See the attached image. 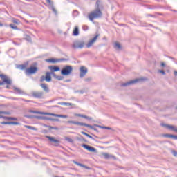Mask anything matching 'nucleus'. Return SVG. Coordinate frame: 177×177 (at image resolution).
Segmentation results:
<instances>
[{"mask_svg":"<svg viewBox=\"0 0 177 177\" xmlns=\"http://www.w3.org/2000/svg\"><path fill=\"white\" fill-rule=\"evenodd\" d=\"M82 147H84V149L88 150V151H90L91 153H96V148L89 146L86 144L82 145Z\"/></svg>","mask_w":177,"mask_h":177,"instance_id":"11","label":"nucleus"},{"mask_svg":"<svg viewBox=\"0 0 177 177\" xmlns=\"http://www.w3.org/2000/svg\"><path fill=\"white\" fill-rule=\"evenodd\" d=\"M10 27L11 28H12V30H19V28H17V26H15V25L13 24H10Z\"/></svg>","mask_w":177,"mask_h":177,"instance_id":"34","label":"nucleus"},{"mask_svg":"<svg viewBox=\"0 0 177 177\" xmlns=\"http://www.w3.org/2000/svg\"><path fill=\"white\" fill-rule=\"evenodd\" d=\"M46 1L47 3H48V6L49 9H51L53 13H55V15L57 16V10L55 8V3L53 2V1H51V0H46Z\"/></svg>","mask_w":177,"mask_h":177,"instance_id":"9","label":"nucleus"},{"mask_svg":"<svg viewBox=\"0 0 177 177\" xmlns=\"http://www.w3.org/2000/svg\"><path fill=\"white\" fill-rule=\"evenodd\" d=\"M25 117H26V118H30V119H31V118H37L36 117H37V116H32V115H25Z\"/></svg>","mask_w":177,"mask_h":177,"instance_id":"44","label":"nucleus"},{"mask_svg":"<svg viewBox=\"0 0 177 177\" xmlns=\"http://www.w3.org/2000/svg\"><path fill=\"white\" fill-rule=\"evenodd\" d=\"M140 81H145V79L140 78L130 80L129 82H127L126 83L122 84L121 86H129V85H135V84H138V82H140Z\"/></svg>","mask_w":177,"mask_h":177,"instance_id":"5","label":"nucleus"},{"mask_svg":"<svg viewBox=\"0 0 177 177\" xmlns=\"http://www.w3.org/2000/svg\"><path fill=\"white\" fill-rule=\"evenodd\" d=\"M57 104L61 106H73V104L70 102H58Z\"/></svg>","mask_w":177,"mask_h":177,"instance_id":"28","label":"nucleus"},{"mask_svg":"<svg viewBox=\"0 0 177 177\" xmlns=\"http://www.w3.org/2000/svg\"><path fill=\"white\" fill-rule=\"evenodd\" d=\"M23 98H14V100H21Z\"/></svg>","mask_w":177,"mask_h":177,"instance_id":"60","label":"nucleus"},{"mask_svg":"<svg viewBox=\"0 0 177 177\" xmlns=\"http://www.w3.org/2000/svg\"><path fill=\"white\" fill-rule=\"evenodd\" d=\"M84 127H86L87 128H91V129L95 131V132H99V130H97V129L95 128V125L92 126L91 124H88L85 123Z\"/></svg>","mask_w":177,"mask_h":177,"instance_id":"22","label":"nucleus"},{"mask_svg":"<svg viewBox=\"0 0 177 177\" xmlns=\"http://www.w3.org/2000/svg\"><path fill=\"white\" fill-rule=\"evenodd\" d=\"M46 138L47 139H48V140H50L51 142L56 143L57 145H55V146H57L59 145V143H60V141H59L58 140L55 139V137H51V136H46Z\"/></svg>","mask_w":177,"mask_h":177,"instance_id":"16","label":"nucleus"},{"mask_svg":"<svg viewBox=\"0 0 177 177\" xmlns=\"http://www.w3.org/2000/svg\"><path fill=\"white\" fill-rule=\"evenodd\" d=\"M82 118H85V120H86V118H88V116L85 115H83Z\"/></svg>","mask_w":177,"mask_h":177,"instance_id":"59","label":"nucleus"},{"mask_svg":"<svg viewBox=\"0 0 177 177\" xmlns=\"http://www.w3.org/2000/svg\"><path fill=\"white\" fill-rule=\"evenodd\" d=\"M0 118H3V120H12V121H16L17 120V118H16L8 117V116H3V115H0Z\"/></svg>","mask_w":177,"mask_h":177,"instance_id":"21","label":"nucleus"},{"mask_svg":"<svg viewBox=\"0 0 177 177\" xmlns=\"http://www.w3.org/2000/svg\"><path fill=\"white\" fill-rule=\"evenodd\" d=\"M10 125H20L19 122H10Z\"/></svg>","mask_w":177,"mask_h":177,"instance_id":"42","label":"nucleus"},{"mask_svg":"<svg viewBox=\"0 0 177 177\" xmlns=\"http://www.w3.org/2000/svg\"><path fill=\"white\" fill-rule=\"evenodd\" d=\"M160 125L163 127V128H167L168 129L177 133V127H175L174 126L167 124L165 123H161Z\"/></svg>","mask_w":177,"mask_h":177,"instance_id":"12","label":"nucleus"},{"mask_svg":"<svg viewBox=\"0 0 177 177\" xmlns=\"http://www.w3.org/2000/svg\"><path fill=\"white\" fill-rule=\"evenodd\" d=\"M174 75H176V76L177 75V71H174Z\"/></svg>","mask_w":177,"mask_h":177,"instance_id":"64","label":"nucleus"},{"mask_svg":"<svg viewBox=\"0 0 177 177\" xmlns=\"http://www.w3.org/2000/svg\"><path fill=\"white\" fill-rule=\"evenodd\" d=\"M25 127L27 128L28 129H31V131H35V127H34L26 125Z\"/></svg>","mask_w":177,"mask_h":177,"instance_id":"36","label":"nucleus"},{"mask_svg":"<svg viewBox=\"0 0 177 177\" xmlns=\"http://www.w3.org/2000/svg\"><path fill=\"white\" fill-rule=\"evenodd\" d=\"M158 73H160L162 75H165V71L164 70H159Z\"/></svg>","mask_w":177,"mask_h":177,"instance_id":"49","label":"nucleus"},{"mask_svg":"<svg viewBox=\"0 0 177 177\" xmlns=\"http://www.w3.org/2000/svg\"><path fill=\"white\" fill-rule=\"evenodd\" d=\"M103 156L106 160H109V158H111V155L107 153H104Z\"/></svg>","mask_w":177,"mask_h":177,"instance_id":"31","label":"nucleus"},{"mask_svg":"<svg viewBox=\"0 0 177 177\" xmlns=\"http://www.w3.org/2000/svg\"><path fill=\"white\" fill-rule=\"evenodd\" d=\"M73 164L78 165V167H82V168H88V167L85 166L84 165L80 163L75 160H73Z\"/></svg>","mask_w":177,"mask_h":177,"instance_id":"24","label":"nucleus"},{"mask_svg":"<svg viewBox=\"0 0 177 177\" xmlns=\"http://www.w3.org/2000/svg\"><path fill=\"white\" fill-rule=\"evenodd\" d=\"M169 59H171V60H175V58H174V57H171V56H168L167 57Z\"/></svg>","mask_w":177,"mask_h":177,"instance_id":"57","label":"nucleus"},{"mask_svg":"<svg viewBox=\"0 0 177 177\" xmlns=\"http://www.w3.org/2000/svg\"><path fill=\"white\" fill-rule=\"evenodd\" d=\"M37 71H38V68H37V66H30L26 69L25 74L26 75H30L31 74H35Z\"/></svg>","mask_w":177,"mask_h":177,"instance_id":"8","label":"nucleus"},{"mask_svg":"<svg viewBox=\"0 0 177 177\" xmlns=\"http://www.w3.org/2000/svg\"><path fill=\"white\" fill-rule=\"evenodd\" d=\"M115 49H121L122 46L121 44H120V43H115V46H114Z\"/></svg>","mask_w":177,"mask_h":177,"instance_id":"33","label":"nucleus"},{"mask_svg":"<svg viewBox=\"0 0 177 177\" xmlns=\"http://www.w3.org/2000/svg\"><path fill=\"white\" fill-rule=\"evenodd\" d=\"M80 78H84L88 73V68L85 66H81L80 68Z\"/></svg>","mask_w":177,"mask_h":177,"instance_id":"10","label":"nucleus"},{"mask_svg":"<svg viewBox=\"0 0 177 177\" xmlns=\"http://www.w3.org/2000/svg\"><path fill=\"white\" fill-rule=\"evenodd\" d=\"M81 133L82 135H85V136H87V138H89L90 139H92V140H96L93 137H92L91 135L88 134L87 133H85V131H81Z\"/></svg>","mask_w":177,"mask_h":177,"instance_id":"27","label":"nucleus"},{"mask_svg":"<svg viewBox=\"0 0 177 177\" xmlns=\"http://www.w3.org/2000/svg\"><path fill=\"white\" fill-rule=\"evenodd\" d=\"M161 66H162V67H165V64L164 62H162V63H161Z\"/></svg>","mask_w":177,"mask_h":177,"instance_id":"58","label":"nucleus"},{"mask_svg":"<svg viewBox=\"0 0 177 177\" xmlns=\"http://www.w3.org/2000/svg\"><path fill=\"white\" fill-rule=\"evenodd\" d=\"M0 78L3 80V82H0V86L3 85L4 84H7V85H12V80L8 79L6 75L3 74L0 75Z\"/></svg>","mask_w":177,"mask_h":177,"instance_id":"7","label":"nucleus"},{"mask_svg":"<svg viewBox=\"0 0 177 177\" xmlns=\"http://www.w3.org/2000/svg\"><path fill=\"white\" fill-rule=\"evenodd\" d=\"M21 100H22L23 102H27L28 103H30V102H31V100H25V99H24V98H22Z\"/></svg>","mask_w":177,"mask_h":177,"instance_id":"51","label":"nucleus"},{"mask_svg":"<svg viewBox=\"0 0 177 177\" xmlns=\"http://www.w3.org/2000/svg\"><path fill=\"white\" fill-rule=\"evenodd\" d=\"M67 61H68V59L62 58L59 59V62H67Z\"/></svg>","mask_w":177,"mask_h":177,"instance_id":"50","label":"nucleus"},{"mask_svg":"<svg viewBox=\"0 0 177 177\" xmlns=\"http://www.w3.org/2000/svg\"><path fill=\"white\" fill-rule=\"evenodd\" d=\"M1 125H10V122H1Z\"/></svg>","mask_w":177,"mask_h":177,"instance_id":"41","label":"nucleus"},{"mask_svg":"<svg viewBox=\"0 0 177 177\" xmlns=\"http://www.w3.org/2000/svg\"><path fill=\"white\" fill-rule=\"evenodd\" d=\"M68 124H73V125H79L80 127H85V124L81 122H76L73 120H69L67 122Z\"/></svg>","mask_w":177,"mask_h":177,"instance_id":"15","label":"nucleus"},{"mask_svg":"<svg viewBox=\"0 0 177 177\" xmlns=\"http://www.w3.org/2000/svg\"><path fill=\"white\" fill-rule=\"evenodd\" d=\"M83 115V114H76V117H81V118H82Z\"/></svg>","mask_w":177,"mask_h":177,"instance_id":"54","label":"nucleus"},{"mask_svg":"<svg viewBox=\"0 0 177 177\" xmlns=\"http://www.w3.org/2000/svg\"><path fill=\"white\" fill-rule=\"evenodd\" d=\"M52 107H55V108H59L60 106H57V105H55V106H53Z\"/></svg>","mask_w":177,"mask_h":177,"instance_id":"62","label":"nucleus"},{"mask_svg":"<svg viewBox=\"0 0 177 177\" xmlns=\"http://www.w3.org/2000/svg\"><path fill=\"white\" fill-rule=\"evenodd\" d=\"M101 3L102 1L100 0H97L95 3V10L88 14V18L90 21H93L95 19H100L103 16V13L100 10Z\"/></svg>","mask_w":177,"mask_h":177,"instance_id":"1","label":"nucleus"},{"mask_svg":"<svg viewBox=\"0 0 177 177\" xmlns=\"http://www.w3.org/2000/svg\"><path fill=\"white\" fill-rule=\"evenodd\" d=\"M67 115H59V118H67Z\"/></svg>","mask_w":177,"mask_h":177,"instance_id":"45","label":"nucleus"},{"mask_svg":"<svg viewBox=\"0 0 177 177\" xmlns=\"http://www.w3.org/2000/svg\"><path fill=\"white\" fill-rule=\"evenodd\" d=\"M50 75H52V73L46 72V76L42 75L40 77V82H44V81H46V82H50V81H52V77Z\"/></svg>","mask_w":177,"mask_h":177,"instance_id":"6","label":"nucleus"},{"mask_svg":"<svg viewBox=\"0 0 177 177\" xmlns=\"http://www.w3.org/2000/svg\"><path fill=\"white\" fill-rule=\"evenodd\" d=\"M147 16H149V17H156V15H153L151 14H148Z\"/></svg>","mask_w":177,"mask_h":177,"instance_id":"53","label":"nucleus"},{"mask_svg":"<svg viewBox=\"0 0 177 177\" xmlns=\"http://www.w3.org/2000/svg\"><path fill=\"white\" fill-rule=\"evenodd\" d=\"M26 67V64H20L17 66V68H19V70H25Z\"/></svg>","mask_w":177,"mask_h":177,"instance_id":"32","label":"nucleus"},{"mask_svg":"<svg viewBox=\"0 0 177 177\" xmlns=\"http://www.w3.org/2000/svg\"><path fill=\"white\" fill-rule=\"evenodd\" d=\"M44 114H46V115H53V117H58V118H59V114H55V113H46Z\"/></svg>","mask_w":177,"mask_h":177,"instance_id":"35","label":"nucleus"},{"mask_svg":"<svg viewBox=\"0 0 177 177\" xmlns=\"http://www.w3.org/2000/svg\"><path fill=\"white\" fill-rule=\"evenodd\" d=\"M41 88L46 92V93H49L50 92V90L49 89V87H48V85L45 83H42L40 84Z\"/></svg>","mask_w":177,"mask_h":177,"instance_id":"17","label":"nucleus"},{"mask_svg":"<svg viewBox=\"0 0 177 177\" xmlns=\"http://www.w3.org/2000/svg\"><path fill=\"white\" fill-rule=\"evenodd\" d=\"M78 15H79V12H78V11L77 10H73V16L74 17H77V16H78Z\"/></svg>","mask_w":177,"mask_h":177,"instance_id":"37","label":"nucleus"},{"mask_svg":"<svg viewBox=\"0 0 177 177\" xmlns=\"http://www.w3.org/2000/svg\"><path fill=\"white\" fill-rule=\"evenodd\" d=\"M86 120H88V121H92V118L87 116V118H86Z\"/></svg>","mask_w":177,"mask_h":177,"instance_id":"55","label":"nucleus"},{"mask_svg":"<svg viewBox=\"0 0 177 177\" xmlns=\"http://www.w3.org/2000/svg\"><path fill=\"white\" fill-rule=\"evenodd\" d=\"M84 92H85L83 90H78V91H75V93H80L81 95H82L84 93Z\"/></svg>","mask_w":177,"mask_h":177,"instance_id":"43","label":"nucleus"},{"mask_svg":"<svg viewBox=\"0 0 177 177\" xmlns=\"http://www.w3.org/2000/svg\"><path fill=\"white\" fill-rule=\"evenodd\" d=\"M44 127H45L46 128H48V129H49V127H52V126H49V125L45 124Z\"/></svg>","mask_w":177,"mask_h":177,"instance_id":"61","label":"nucleus"},{"mask_svg":"<svg viewBox=\"0 0 177 177\" xmlns=\"http://www.w3.org/2000/svg\"><path fill=\"white\" fill-rule=\"evenodd\" d=\"M79 140H82L83 142H88L86 139L84 138V137H82V136H80V138L79 139Z\"/></svg>","mask_w":177,"mask_h":177,"instance_id":"47","label":"nucleus"},{"mask_svg":"<svg viewBox=\"0 0 177 177\" xmlns=\"http://www.w3.org/2000/svg\"><path fill=\"white\" fill-rule=\"evenodd\" d=\"M73 35L77 37L80 35V30H78V27H75L73 32Z\"/></svg>","mask_w":177,"mask_h":177,"instance_id":"23","label":"nucleus"},{"mask_svg":"<svg viewBox=\"0 0 177 177\" xmlns=\"http://www.w3.org/2000/svg\"><path fill=\"white\" fill-rule=\"evenodd\" d=\"M163 136L165 138H172V139H174V140L176 139V136L174 134H164Z\"/></svg>","mask_w":177,"mask_h":177,"instance_id":"26","label":"nucleus"},{"mask_svg":"<svg viewBox=\"0 0 177 177\" xmlns=\"http://www.w3.org/2000/svg\"><path fill=\"white\" fill-rule=\"evenodd\" d=\"M19 19H14L13 20H12V22L13 23H15V24H19Z\"/></svg>","mask_w":177,"mask_h":177,"instance_id":"48","label":"nucleus"},{"mask_svg":"<svg viewBox=\"0 0 177 177\" xmlns=\"http://www.w3.org/2000/svg\"><path fill=\"white\" fill-rule=\"evenodd\" d=\"M54 121L59 122V119H55V118H54Z\"/></svg>","mask_w":177,"mask_h":177,"instance_id":"63","label":"nucleus"},{"mask_svg":"<svg viewBox=\"0 0 177 177\" xmlns=\"http://www.w3.org/2000/svg\"><path fill=\"white\" fill-rule=\"evenodd\" d=\"M0 114H8V113L6 111H0Z\"/></svg>","mask_w":177,"mask_h":177,"instance_id":"52","label":"nucleus"},{"mask_svg":"<svg viewBox=\"0 0 177 177\" xmlns=\"http://www.w3.org/2000/svg\"><path fill=\"white\" fill-rule=\"evenodd\" d=\"M94 127H97V128H101L102 129H108L109 131H110L111 129V127H102V126H100L99 124H94Z\"/></svg>","mask_w":177,"mask_h":177,"instance_id":"25","label":"nucleus"},{"mask_svg":"<svg viewBox=\"0 0 177 177\" xmlns=\"http://www.w3.org/2000/svg\"><path fill=\"white\" fill-rule=\"evenodd\" d=\"M171 154H173V156H174V157H177V151H176L173 150V151H171Z\"/></svg>","mask_w":177,"mask_h":177,"instance_id":"46","label":"nucleus"},{"mask_svg":"<svg viewBox=\"0 0 177 177\" xmlns=\"http://www.w3.org/2000/svg\"><path fill=\"white\" fill-rule=\"evenodd\" d=\"M13 90L15 91L14 93H15V95H26V93L23 90L16 86L13 87Z\"/></svg>","mask_w":177,"mask_h":177,"instance_id":"14","label":"nucleus"},{"mask_svg":"<svg viewBox=\"0 0 177 177\" xmlns=\"http://www.w3.org/2000/svg\"><path fill=\"white\" fill-rule=\"evenodd\" d=\"M48 68L51 71L50 73H55L56 71H60V67L56 66H48Z\"/></svg>","mask_w":177,"mask_h":177,"instance_id":"18","label":"nucleus"},{"mask_svg":"<svg viewBox=\"0 0 177 177\" xmlns=\"http://www.w3.org/2000/svg\"><path fill=\"white\" fill-rule=\"evenodd\" d=\"M31 95L35 99H45V93L44 91H32Z\"/></svg>","mask_w":177,"mask_h":177,"instance_id":"4","label":"nucleus"},{"mask_svg":"<svg viewBox=\"0 0 177 177\" xmlns=\"http://www.w3.org/2000/svg\"><path fill=\"white\" fill-rule=\"evenodd\" d=\"M26 41H28V42H31L32 39H31V37L26 35L25 37Z\"/></svg>","mask_w":177,"mask_h":177,"instance_id":"40","label":"nucleus"},{"mask_svg":"<svg viewBox=\"0 0 177 177\" xmlns=\"http://www.w3.org/2000/svg\"><path fill=\"white\" fill-rule=\"evenodd\" d=\"M91 77H88V78H86L85 79V81H86V82H89V81H91Z\"/></svg>","mask_w":177,"mask_h":177,"instance_id":"56","label":"nucleus"},{"mask_svg":"<svg viewBox=\"0 0 177 177\" xmlns=\"http://www.w3.org/2000/svg\"><path fill=\"white\" fill-rule=\"evenodd\" d=\"M46 62H47L48 63H53V64H55V63H56L57 62V60L55 59L51 58V59H46Z\"/></svg>","mask_w":177,"mask_h":177,"instance_id":"30","label":"nucleus"},{"mask_svg":"<svg viewBox=\"0 0 177 177\" xmlns=\"http://www.w3.org/2000/svg\"><path fill=\"white\" fill-rule=\"evenodd\" d=\"M37 120H47L48 121H55V118H48L46 116H36Z\"/></svg>","mask_w":177,"mask_h":177,"instance_id":"19","label":"nucleus"},{"mask_svg":"<svg viewBox=\"0 0 177 177\" xmlns=\"http://www.w3.org/2000/svg\"><path fill=\"white\" fill-rule=\"evenodd\" d=\"M84 46H85V41L84 40H77L72 45L73 49H82Z\"/></svg>","mask_w":177,"mask_h":177,"instance_id":"3","label":"nucleus"},{"mask_svg":"<svg viewBox=\"0 0 177 177\" xmlns=\"http://www.w3.org/2000/svg\"><path fill=\"white\" fill-rule=\"evenodd\" d=\"M52 129H55V131H59V128L57 127H49V131H52Z\"/></svg>","mask_w":177,"mask_h":177,"instance_id":"39","label":"nucleus"},{"mask_svg":"<svg viewBox=\"0 0 177 177\" xmlns=\"http://www.w3.org/2000/svg\"><path fill=\"white\" fill-rule=\"evenodd\" d=\"M28 113H32V114H44V113H42L41 111H34V110H31V109H30L28 111Z\"/></svg>","mask_w":177,"mask_h":177,"instance_id":"29","label":"nucleus"},{"mask_svg":"<svg viewBox=\"0 0 177 177\" xmlns=\"http://www.w3.org/2000/svg\"><path fill=\"white\" fill-rule=\"evenodd\" d=\"M99 34L96 35L91 40L88 41V43L86 44V48H91L95 42H96V39H97V37H99Z\"/></svg>","mask_w":177,"mask_h":177,"instance_id":"13","label":"nucleus"},{"mask_svg":"<svg viewBox=\"0 0 177 177\" xmlns=\"http://www.w3.org/2000/svg\"><path fill=\"white\" fill-rule=\"evenodd\" d=\"M73 73V66L66 65L61 70L62 75L67 76L70 75Z\"/></svg>","mask_w":177,"mask_h":177,"instance_id":"2","label":"nucleus"},{"mask_svg":"<svg viewBox=\"0 0 177 177\" xmlns=\"http://www.w3.org/2000/svg\"><path fill=\"white\" fill-rule=\"evenodd\" d=\"M82 30H83V31H88V30H89V27L86 25H84L82 26Z\"/></svg>","mask_w":177,"mask_h":177,"instance_id":"38","label":"nucleus"},{"mask_svg":"<svg viewBox=\"0 0 177 177\" xmlns=\"http://www.w3.org/2000/svg\"><path fill=\"white\" fill-rule=\"evenodd\" d=\"M51 74H52L53 77L54 78H55V80H57L58 81H62L63 80V78H64L63 76L57 75L56 73H52Z\"/></svg>","mask_w":177,"mask_h":177,"instance_id":"20","label":"nucleus"}]
</instances>
